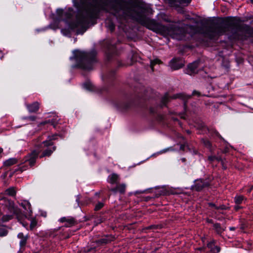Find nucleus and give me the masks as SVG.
Instances as JSON below:
<instances>
[{"mask_svg": "<svg viewBox=\"0 0 253 253\" xmlns=\"http://www.w3.org/2000/svg\"><path fill=\"white\" fill-rule=\"evenodd\" d=\"M101 8L112 13L116 16L119 15L120 11L123 12V17L125 19L131 18L144 24L148 21L145 16V10L140 8L124 5L120 2H114L105 0Z\"/></svg>", "mask_w": 253, "mask_h": 253, "instance_id": "f257e3e1", "label": "nucleus"}, {"mask_svg": "<svg viewBox=\"0 0 253 253\" xmlns=\"http://www.w3.org/2000/svg\"><path fill=\"white\" fill-rule=\"evenodd\" d=\"M74 56L71 57V59H75L78 66L85 70L91 69V64L95 60L96 52L95 50H92L90 52H85L79 50L74 51Z\"/></svg>", "mask_w": 253, "mask_h": 253, "instance_id": "f03ea898", "label": "nucleus"}, {"mask_svg": "<svg viewBox=\"0 0 253 253\" xmlns=\"http://www.w3.org/2000/svg\"><path fill=\"white\" fill-rule=\"evenodd\" d=\"M0 205H5L7 207L10 213L17 215L21 213L20 209L15 206L14 202L9 200L6 198H2L0 200Z\"/></svg>", "mask_w": 253, "mask_h": 253, "instance_id": "7ed1b4c3", "label": "nucleus"}, {"mask_svg": "<svg viewBox=\"0 0 253 253\" xmlns=\"http://www.w3.org/2000/svg\"><path fill=\"white\" fill-rule=\"evenodd\" d=\"M224 24L228 27V31L230 30L240 31V27L239 21L236 18H230L224 21Z\"/></svg>", "mask_w": 253, "mask_h": 253, "instance_id": "20e7f679", "label": "nucleus"}, {"mask_svg": "<svg viewBox=\"0 0 253 253\" xmlns=\"http://www.w3.org/2000/svg\"><path fill=\"white\" fill-rule=\"evenodd\" d=\"M169 66L173 70H178L183 67L184 62L181 58H174L170 61Z\"/></svg>", "mask_w": 253, "mask_h": 253, "instance_id": "39448f33", "label": "nucleus"}, {"mask_svg": "<svg viewBox=\"0 0 253 253\" xmlns=\"http://www.w3.org/2000/svg\"><path fill=\"white\" fill-rule=\"evenodd\" d=\"M199 64V61H194L190 64L186 70V74L191 75L197 73Z\"/></svg>", "mask_w": 253, "mask_h": 253, "instance_id": "423d86ee", "label": "nucleus"}, {"mask_svg": "<svg viewBox=\"0 0 253 253\" xmlns=\"http://www.w3.org/2000/svg\"><path fill=\"white\" fill-rule=\"evenodd\" d=\"M39 154V152L34 150L26 157V161L29 162V164L31 166H34L35 164L36 159L38 157Z\"/></svg>", "mask_w": 253, "mask_h": 253, "instance_id": "0eeeda50", "label": "nucleus"}, {"mask_svg": "<svg viewBox=\"0 0 253 253\" xmlns=\"http://www.w3.org/2000/svg\"><path fill=\"white\" fill-rule=\"evenodd\" d=\"M61 222H66L65 226L70 227L77 223L75 218L72 217H63L59 219Z\"/></svg>", "mask_w": 253, "mask_h": 253, "instance_id": "6e6552de", "label": "nucleus"}, {"mask_svg": "<svg viewBox=\"0 0 253 253\" xmlns=\"http://www.w3.org/2000/svg\"><path fill=\"white\" fill-rule=\"evenodd\" d=\"M126 184L122 183L117 185L115 188H112L111 191L116 193L119 192L121 194H124L126 192Z\"/></svg>", "mask_w": 253, "mask_h": 253, "instance_id": "1a4fd4ad", "label": "nucleus"}, {"mask_svg": "<svg viewBox=\"0 0 253 253\" xmlns=\"http://www.w3.org/2000/svg\"><path fill=\"white\" fill-rule=\"evenodd\" d=\"M26 106L29 112L34 113L38 111L40 107V104L38 102H34L31 104H26Z\"/></svg>", "mask_w": 253, "mask_h": 253, "instance_id": "9d476101", "label": "nucleus"}, {"mask_svg": "<svg viewBox=\"0 0 253 253\" xmlns=\"http://www.w3.org/2000/svg\"><path fill=\"white\" fill-rule=\"evenodd\" d=\"M19 205L25 210L26 213L31 214L32 210L30 202L27 200H23Z\"/></svg>", "mask_w": 253, "mask_h": 253, "instance_id": "9b49d317", "label": "nucleus"}, {"mask_svg": "<svg viewBox=\"0 0 253 253\" xmlns=\"http://www.w3.org/2000/svg\"><path fill=\"white\" fill-rule=\"evenodd\" d=\"M119 180V175L114 173L109 175L107 179V181L111 184H117Z\"/></svg>", "mask_w": 253, "mask_h": 253, "instance_id": "f8f14e48", "label": "nucleus"}, {"mask_svg": "<svg viewBox=\"0 0 253 253\" xmlns=\"http://www.w3.org/2000/svg\"><path fill=\"white\" fill-rule=\"evenodd\" d=\"M163 36H166L167 34H170V36L173 39H175L178 40H181L182 38L180 37L181 35H183L185 33H158Z\"/></svg>", "mask_w": 253, "mask_h": 253, "instance_id": "ddd939ff", "label": "nucleus"}, {"mask_svg": "<svg viewBox=\"0 0 253 253\" xmlns=\"http://www.w3.org/2000/svg\"><path fill=\"white\" fill-rule=\"evenodd\" d=\"M191 1V0H174V5L175 6H186Z\"/></svg>", "mask_w": 253, "mask_h": 253, "instance_id": "4468645a", "label": "nucleus"}, {"mask_svg": "<svg viewBox=\"0 0 253 253\" xmlns=\"http://www.w3.org/2000/svg\"><path fill=\"white\" fill-rule=\"evenodd\" d=\"M213 229L215 230L217 234L221 235L222 233L225 230L226 227L221 226L219 223H216L213 224Z\"/></svg>", "mask_w": 253, "mask_h": 253, "instance_id": "2eb2a0df", "label": "nucleus"}, {"mask_svg": "<svg viewBox=\"0 0 253 253\" xmlns=\"http://www.w3.org/2000/svg\"><path fill=\"white\" fill-rule=\"evenodd\" d=\"M55 150L56 146H52L50 148H47L43 152L40 157L42 158L45 156H50Z\"/></svg>", "mask_w": 253, "mask_h": 253, "instance_id": "dca6fc26", "label": "nucleus"}, {"mask_svg": "<svg viewBox=\"0 0 253 253\" xmlns=\"http://www.w3.org/2000/svg\"><path fill=\"white\" fill-rule=\"evenodd\" d=\"M18 237L21 239L20 241V245L21 246H25L27 239V236H24L22 233H19L18 234Z\"/></svg>", "mask_w": 253, "mask_h": 253, "instance_id": "f3484780", "label": "nucleus"}, {"mask_svg": "<svg viewBox=\"0 0 253 253\" xmlns=\"http://www.w3.org/2000/svg\"><path fill=\"white\" fill-rule=\"evenodd\" d=\"M190 95H186L183 93H178L172 96L171 98L176 99L179 98L183 99V100H186L190 98Z\"/></svg>", "mask_w": 253, "mask_h": 253, "instance_id": "a211bd4d", "label": "nucleus"}, {"mask_svg": "<svg viewBox=\"0 0 253 253\" xmlns=\"http://www.w3.org/2000/svg\"><path fill=\"white\" fill-rule=\"evenodd\" d=\"M17 162V161L15 158H10L4 162L3 165L6 167H9L16 164Z\"/></svg>", "mask_w": 253, "mask_h": 253, "instance_id": "6ab92c4d", "label": "nucleus"}, {"mask_svg": "<svg viewBox=\"0 0 253 253\" xmlns=\"http://www.w3.org/2000/svg\"><path fill=\"white\" fill-rule=\"evenodd\" d=\"M214 245V241L211 242L208 244V247L211 249V251L214 253H217L220 251V248L217 246H215L214 248L212 246Z\"/></svg>", "mask_w": 253, "mask_h": 253, "instance_id": "aec40b11", "label": "nucleus"}, {"mask_svg": "<svg viewBox=\"0 0 253 253\" xmlns=\"http://www.w3.org/2000/svg\"><path fill=\"white\" fill-rule=\"evenodd\" d=\"M5 193L9 196H13L16 194V191L14 187H10L5 190Z\"/></svg>", "mask_w": 253, "mask_h": 253, "instance_id": "412c9836", "label": "nucleus"}, {"mask_svg": "<svg viewBox=\"0 0 253 253\" xmlns=\"http://www.w3.org/2000/svg\"><path fill=\"white\" fill-rule=\"evenodd\" d=\"M161 63H162V61L158 58H156L153 60H151V62H150V66H151L152 71H154L153 67L155 65L157 64H160Z\"/></svg>", "mask_w": 253, "mask_h": 253, "instance_id": "4be33fe9", "label": "nucleus"}, {"mask_svg": "<svg viewBox=\"0 0 253 253\" xmlns=\"http://www.w3.org/2000/svg\"><path fill=\"white\" fill-rule=\"evenodd\" d=\"M204 187L203 184H202V181H197V182L195 184L194 188L197 191H200L202 189V188Z\"/></svg>", "mask_w": 253, "mask_h": 253, "instance_id": "5701e85b", "label": "nucleus"}, {"mask_svg": "<svg viewBox=\"0 0 253 253\" xmlns=\"http://www.w3.org/2000/svg\"><path fill=\"white\" fill-rule=\"evenodd\" d=\"M12 218V215L6 214V215H3L1 217H0V220H1V221L2 222H6V221H8L9 220L11 219Z\"/></svg>", "mask_w": 253, "mask_h": 253, "instance_id": "b1692460", "label": "nucleus"}, {"mask_svg": "<svg viewBox=\"0 0 253 253\" xmlns=\"http://www.w3.org/2000/svg\"><path fill=\"white\" fill-rule=\"evenodd\" d=\"M42 144H43L44 147L53 146V142L49 141L48 139L45 141H43Z\"/></svg>", "mask_w": 253, "mask_h": 253, "instance_id": "393cba45", "label": "nucleus"}, {"mask_svg": "<svg viewBox=\"0 0 253 253\" xmlns=\"http://www.w3.org/2000/svg\"><path fill=\"white\" fill-rule=\"evenodd\" d=\"M243 197L241 196H238L235 197V202L236 204H240L243 200Z\"/></svg>", "mask_w": 253, "mask_h": 253, "instance_id": "a878e982", "label": "nucleus"}, {"mask_svg": "<svg viewBox=\"0 0 253 253\" xmlns=\"http://www.w3.org/2000/svg\"><path fill=\"white\" fill-rule=\"evenodd\" d=\"M37 224V221L36 219L33 218L31 221L30 223V228L31 229H33L34 228H35Z\"/></svg>", "mask_w": 253, "mask_h": 253, "instance_id": "bb28decb", "label": "nucleus"}, {"mask_svg": "<svg viewBox=\"0 0 253 253\" xmlns=\"http://www.w3.org/2000/svg\"><path fill=\"white\" fill-rule=\"evenodd\" d=\"M104 206V204L102 202H98L95 206L94 210L95 211H98L100 210Z\"/></svg>", "mask_w": 253, "mask_h": 253, "instance_id": "cd10ccee", "label": "nucleus"}, {"mask_svg": "<svg viewBox=\"0 0 253 253\" xmlns=\"http://www.w3.org/2000/svg\"><path fill=\"white\" fill-rule=\"evenodd\" d=\"M222 66L224 67L225 68H229V61L228 60H223Z\"/></svg>", "mask_w": 253, "mask_h": 253, "instance_id": "c85d7f7f", "label": "nucleus"}, {"mask_svg": "<svg viewBox=\"0 0 253 253\" xmlns=\"http://www.w3.org/2000/svg\"><path fill=\"white\" fill-rule=\"evenodd\" d=\"M47 139L52 142L53 140H55L57 139V135L56 134H53L52 135L48 136L47 137Z\"/></svg>", "mask_w": 253, "mask_h": 253, "instance_id": "c756f323", "label": "nucleus"}, {"mask_svg": "<svg viewBox=\"0 0 253 253\" xmlns=\"http://www.w3.org/2000/svg\"><path fill=\"white\" fill-rule=\"evenodd\" d=\"M203 142L204 144V145L207 147H211V143L208 140H203Z\"/></svg>", "mask_w": 253, "mask_h": 253, "instance_id": "7c9ffc66", "label": "nucleus"}, {"mask_svg": "<svg viewBox=\"0 0 253 253\" xmlns=\"http://www.w3.org/2000/svg\"><path fill=\"white\" fill-rule=\"evenodd\" d=\"M7 232L5 229H0V236H4L6 235Z\"/></svg>", "mask_w": 253, "mask_h": 253, "instance_id": "2f4dec72", "label": "nucleus"}, {"mask_svg": "<svg viewBox=\"0 0 253 253\" xmlns=\"http://www.w3.org/2000/svg\"><path fill=\"white\" fill-rule=\"evenodd\" d=\"M36 117L35 116H30L27 117H25L24 119H29L32 121H34L36 120Z\"/></svg>", "mask_w": 253, "mask_h": 253, "instance_id": "473e14b6", "label": "nucleus"}, {"mask_svg": "<svg viewBox=\"0 0 253 253\" xmlns=\"http://www.w3.org/2000/svg\"><path fill=\"white\" fill-rule=\"evenodd\" d=\"M192 95L200 96L201 95V93L197 90H194L192 92Z\"/></svg>", "mask_w": 253, "mask_h": 253, "instance_id": "72a5a7b5", "label": "nucleus"}, {"mask_svg": "<svg viewBox=\"0 0 253 253\" xmlns=\"http://www.w3.org/2000/svg\"><path fill=\"white\" fill-rule=\"evenodd\" d=\"M227 209L226 207L224 205H221L219 207H216V209L218 210H226Z\"/></svg>", "mask_w": 253, "mask_h": 253, "instance_id": "f704fd0d", "label": "nucleus"}, {"mask_svg": "<svg viewBox=\"0 0 253 253\" xmlns=\"http://www.w3.org/2000/svg\"><path fill=\"white\" fill-rule=\"evenodd\" d=\"M169 149H170V148H167V149H163V150H161V151H160L159 152V153L162 154L163 153H165V152H167L168 151H169Z\"/></svg>", "mask_w": 253, "mask_h": 253, "instance_id": "c9c22d12", "label": "nucleus"}, {"mask_svg": "<svg viewBox=\"0 0 253 253\" xmlns=\"http://www.w3.org/2000/svg\"><path fill=\"white\" fill-rule=\"evenodd\" d=\"M216 158L214 156H209L208 159L211 161H213Z\"/></svg>", "mask_w": 253, "mask_h": 253, "instance_id": "e433bc0d", "label": "nucleus"}, {"mask_svg": "<svg viewBox=\"0 0 253 253\" xmlns=\"http://www.w3.org/2000/svg\"><path fill=\"white\" fill-rule=\"evenodd\" d=\"M209 205L211 207L215 208V209H216V207H217L216 206H215V205L214 204L211 203H209Z\"/></svg>", "mask_w": 253, "mask_h": 253, "instance_id": "4c0bfd02", "label": "nucleus"}, {"mask_svg": "<svg viewBox=\"0 0 253 253\" xmlns=\"http://www.w3.org/2000/svg\"><path fill=\"white\" fill-rule=\"evenodd\" d=\"M168 99V97L167 96H165L163 98V102H164V103H165L166 102V100Z\"/></svg>", "mask_w": 253, "mask_h": 253, "instance_id": "58836bf2", "label": "nucleus"}, {"mask_svg": "<svg viewBox=\"0 0 253 253\" xmlns=\"http://www.w3.org/2000/svg\"><path fill=\"white\" fill-rule=\"evenodd\" d=\"M49 28H50V30H55L56 29V27H52L51 26V25H50V26H49Z\"/></svg>", "mask_w": 253, "mask_h": 253, "instance_id": "ea45409f", "label": "nucleus"}, {"mask_svg": "<svg viewBox=\"0 0 253 253\" xmlns=\"http://www.w3.org/2000/svg\"><path fill=\"white\" fill-rule=\"evenodd\" d=\"M76 201L78 203H79V201H80V197L78 195L77 197V199H76Z\"/></svg>", "mask_w": 253, "mask_h": 253, "instance_id": "a19ab883", "label": "nucleus"}, {"mask_svg": "<svg viewBox=\"0 0 253 253\" xmlns=\"http://www.w3.org/2000/svg\"><path fill=\"white\" fill-rule=\"evenodd\" d=\"M3 149L1 147H0V154H1L3 152Z\"/></svg>", "mask_w": 253, "mask_h": 253, "instance_id": "79ce46f5", "label": "nucleus"}, {"mask_svg": "<svg viewBox=\"0 0 253 253\" xmlns=\"http://www.w3.org/2000/svg\"><path fill=\"white\" fill-rule=\"evenodd\" d=\"M235 229V228L234 227H230V230H234Z\"/></svg>", "mask_w": 253, "mask_h": 253, "instance_id": "37998d69", "label": "nucleus"}, {"mask_svg": "<svg viewBox=\"0 0 253 253\" xmlns=\"http://www.w3.org/2000/svg\"><path fill=\"white\" fill-rule=\"evenodd\" d=\"M239 208H240V207H239L238 206H236L235 207V209L236 210H238Z\"/></svg>", "mask_w": 253, "mask_h": 253, "instance_id": "c03bdc74", "label": "nucleus"}, {"mask_svg": "<svg viewBox=\"0 0 253 253\" xmlns=\"http://www.w3.org/2000/svg\"><path fill=\"white\" fill-rule=\"evenodd\" d=\"M80 25H81V24L80 23H78V24H76L74 27H78V26H79Z\"/></svg>", "mask_w": 253, "mask_h": 253, "instance_id": "a18cd8bd", "label": "nucleus"}, {"mask_svg": "<svg viewBox=\"0 0 253 253\" xmlns=\"http://www.w3.org/2000/svg\"><path fill=\"white\" fill-rule=\"evenodd\" d=\"M69 33H63L64 35L65 36H67Z\"/></svg>", "mask_w": 253, "mask_h": 253, "instance_id": "49530a36", "label": "nucleus"}, {"mask_svg": "<svg viewBox=\"0 0 253 253\" xmlns=\"http://www.w3.org/2000/svg\"><path fill=\"white\" fill-rule=\"evenodd\" d=\"M207 221H208V222H209V223H212V220L208 219Z\"/></svg>", "mask_w": 253, "mask_h": 253, "instance_id": "de8ad7c7", "label": "nucleus"}, {"mask_svg": "<svg viewBox=\"0 0 253 253\" xmlns=\"http://www.w3.org/2000/svg\"><path fill=\"white\" fill-rule=\"evenodd\" d=\"M111 30H114V26H112L111 27Z\"/></svg>", "mask_w": 253, "mask_h": 253, "instance_id": "09e8293b", "label": "nucleus"}, {"mask_svg": "<svg viewBox=\"0 0 253 253\" xmlns=\"http://www.w3.org/2000/svg\"><path fill=\"white\" fill-rule=\"evenodd\" d=\"M103 242V243H106V242L104 241V239L103 240V242Z\"/></svg>", "mask_w": 253, "mask_h": 253, "instance_id": "8fccbe9b", "label": "nucleus"}, {"mask_svg": "<svg viewBox=\"0 0 253 253\" xmlns=\"http://www.w3.org/2000/svg\"><path fill=\"white\" fill-rule=\"evenodd\" d=\"M136 193H142V192H138V191H136Z\"/></svg>", "mask_w": 253, "mask_h": 253, "instance_id": "3c124183", "label": "nucleus"}, {"mask_svg": "<svg viewBox=\"0 0 253 253\" xmlns=\"http://www.w3.org/2000/svg\"><path fill=\"white\" fill-rule=\"evenodd\" d=\"M251 2H252V3H253V0H251Z\"/></svg>", "mask_w": 253, "mask_h": 253, "instance_id": "603ef678", "label": "nucleus"}, {"mask_svg": "<svg viewBox=\"0 0 253 253\" xmlns=\"http://www.w3.org/2000/svg\"><path fill=\"white\" fill-rule=\"evenodd\" d=\"M182 161H185V159H184V158H183V159H182Z\"/></svg>", "mask_w": 253, "mask_h": 253, "instance_id": "864d4df0", "label": "nucleus"}, {"mask_svg": "<svg viewBox=\"0 0 253 253\" xmlns=\"http://www.w3.org/2000/svg\"><path fill=\"white\" fill-rule=\"evenodd\" d=\"M187 133H189L190 131L189 130L187 131Z\"/></svg>", "mask_w": 253, "mask_h": 253, "instance_id": "5fc2aeb1", "label": "nucleus"}]
</instances>
